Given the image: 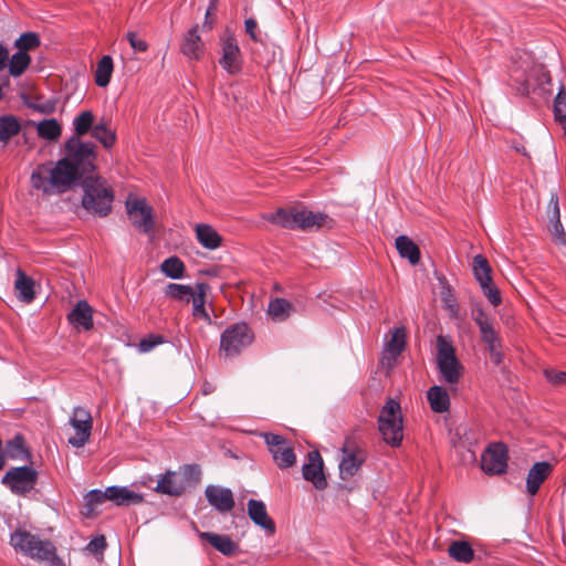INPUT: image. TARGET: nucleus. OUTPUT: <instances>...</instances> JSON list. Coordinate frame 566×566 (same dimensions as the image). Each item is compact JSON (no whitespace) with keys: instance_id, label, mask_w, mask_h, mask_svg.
I'll use <instances>...</instances> for the list:
<instances>
[{"instance_id":"nucleus-1","label":"nucleus","mask_w":566,"mask_h":566,"mask_svg":"<svg viewBox=\"0 0 566 566\" xmlns=\"http://www.w3.org/2000/svg\"><path fill=\"white\" fill-rule=\"evenodd\" d=\"M78 181L75 169L62 159L38 165L30 177L31 187L48 197L65 193Z\"/></svg>"},{"instance_id":"nucleus-2","label":"nucleus","mask_w":566,"mask_h":566,"mask_svg":"<svg viewBox=\"0 0 566 566\" xmlns=\"http://www.w3.org/2000/svg\"><path fill=\"white\" fill-rule=\"evenodd\" d=\"M10 545L17 553L46 566H65L56 555V549L50 541L42 539L27 530L18 528L14 531L10 535Z\"/></svg>"},{"instance_id":"nucleus-3","label":"nucleus","mask_w":566,"mask_h":566,"mask_svg":"<svg viewBox=\"0 0 566 566\" xmlns=\"http://www.w3.org/2000/svg\"><path fill=\"white\" fill-rule=\"evenodd\" d=\"M264 219L287 229L302 231L318 230L328 222L325 213H314L304 207L280 208L274 213H268Z\"/></svg>"},{"instance_id":"nucleus-4","label":"nucleus","mask_w":566,"mask_h":566,"mask_svg":"<svg viewBox=\"0 0 566 566\" xmlns=\"http://www.w3.org/2000/svg\"><path fill=\"white\" fill-rule=\"evenodd\" d=\"M83 208L99 217H106L112 211L114 200L113 190L106 180L101 177H86L83 180Z\"/></svg>"},{"instance_id":"nucleus-5","label":"nucleus","mask_w":566,"mask_h":566,"mask_svg":"<svg viewBox=\"0 0 566 566\" xmlns=\"http://www.w3.org/2000/svg\"><path fill=\"white\" fill-rule=\"evenodd\" d=\"M378 429L386 443L398 447L403 438L402 415L398 401L389 399L378 417Z\"/></svg>"},{"instance_id":"nucleus-6","label":"nucleus","mask_w":566,"mask_h":566,"mask_svg":"<svg viewBox=\"0 0 566 566\" xmlns=\"http://www.w3.org/2000/svg\"><path fill=\"white\" fill-rule=\"evenodd\" d=\"M61 159L66 160L75 169L81 180L85 172L94 169L95 146L81 142L78 137H71L65 144V156Z\"/></svg>"},{"instance_id":"nucleus-7","label":"nucleus","mask_w":566,"mask_h":566,"mask_svg":"<svg viewBox=\"0 0 566 566\" xmlns=\"http://www.w3.org/2000/svg\"><path fill=\"white\" fill-rule=\"evenodd\" d=\"M437 364L442 380L449 385L459 382L463 367L455 357L454 348L443 336L437 338Z\"/></svg>"},{"instance_id":"nucleus-8","label":"nucleus","mask_w":566,"mask_h":566,"mask_svg":"<svg viewBox=\"0 0 566 566\" xmlns=\"http://www.w3.org/2000/svg\"><path fill=\"white\" fill-rule=\"evenodd\" d=\"M253 334L245 324H234L221 335L220 349L226 356L232 357L251 345Z\"/></svg>"},{"instance_id":"nucleus-9","label":"nucleus","mask_w":566,"mask_h":566,"mask_svg":"<svg viewBox=\"0 0 566 566\" xmlns=\"http://www.w3.org/2000/svg\"><path fill=\"white\" fill-rule=\"evenodd\" d=\"M126 212L133 226L143 233H150L155 228L154 210L145 198L129 196L126 200Z\"/></svg>"},{"instance_id":"nucleus-10","label":"nucleus","mask_w":566,"mask_h":566,"mask_svg":"<svg viewBox=\"0 0 566 566\" xmlns=\"http://www.w3.org/2000/svg\"><path fill=\"white\" fill-rule=\"evenodd\" d=\"M38 472L28 465L12 468L2 478V483L19 495H23L34 489Z\"/></svg>"},{"instance_id":"nucleus-11","label":"nucleus","mask_w":566,"mask_h":566,"mask_svg":"<svg viewBox=\"0 0 566 566\" xmlns=\"http://www.w3.org/2000/svg\"><path fill=\"white\" fill-rule=\"evenodd\" d=\"M70 424L75 433L69 438V443L75 448H82L88 441L93 427L90 411L83 407H75L70 418Z\"/></svg>"},{"instance_id":"nucleus-12","label":"nucleus","mask_w":566,"mask_h":566,"mask_svg":"<svg viewBox=\"0 0 566 566\" xmlns=\"http://www.w3.org/2000/svg\"><path fill=\"white\" fill-rule=\"evenodd\" d=\"M222 55L219 61L220 65L230 75L241 72L242 56L237 39L231 32H226L221 39Z\"/></svg>"},{"instance_id":"nucleus-13","label":"nucleus","mask_w":566,"mask_h":566,"mask_svg":"<svg viewBox=\"0 0 566 566\" xmlns=\"http://www.w3.org/2000/svg\"><path fill=\"white\" fill-rule=\"evenodd\" d=\"M265 442L269 447V451L273 457L275 464L281 468H290L295 464L296 455L293 447L282 436L265 433Z\"/></svg>"},{"instance_id":"nucleus-14","label":"nucleus","mask_w":566,"mask_h":566,"mask_svg":"<svg viewBox=\"0 0 566 566\" xmlns=\"http://www.w3.org/2000/svg\"><path fill=\"white\" fill-rule=\"evenodd\" d=\"M406 346V329L396 327L389 332L385 339V347L381 355V365L387 369H391L397 358L400 356Z\"/></svg>"},{"instance_id":"nucleus-15","label":"nucleus","mask_w":566,"mask_h":566,"mask_svg":"<svg viewBox=\"0 0 566 566\" xmlns=\"http://www.w3.org/2000/svg\"><path fill=\"white\" fill-rule=\"evenodd\" d=\"M506 449L501 443L491 444L482 454L481 468L489 474H501L507 467Z\"/></svg>"},{"instance_id":"nucleus-16","label":"nucleus","mask_w":566,"mask_h":566,"mask_svg":"<svg viewBox=\"0 0 566 566\" xmlns=\"http://www.w3.org/2000/svg\"><path fill=\"white\" fill-rule=\"evenodd\" d=\"M303 478L311 482L317 490H324L327 485L323 471V459L318 451H311L302 468Z\"/></svg>"},{"instance_id":"nucleus-17","label":"nucleus","mask_w":566,"mask_h":566,"mask_svg":"<svg viewBox=\"0 0 566 566\" xmlns=\"http://www.w3.org/2000/svg\"><path fill=\"white\" fill-rule=\"evenodd\" d=\"M208 503L220 513H228L234 507V497L230 489L208 485L205 490Z\"/></svg>"},{"instance_id":"nucleus-18","label":"nucleus","mask_w":566,"mask_h":566,"mask_svg":"<svg viewBox=\"0 0 566 566\" xmlns=\"http://www.w3.org/2000/svg\"><path fill=\"white\" fill-rule=\"evenodd\" d=\"M248 515L251 521L269 534H274L275 524L269 516L264 502L251 499L248 501Z\"/></svg>"},{"instance_id":"nucleus-19","label":"nucleus","mask_w":566,"mask_h":566,"mask_svg":"<svg viewBox=\"0 0 566 566\" xmlns=\"http://www.w3.org/2000/svg\"><path fill=\"white\" fill-rule=\"evenodd\" d=\"M343 458L339 463V474L343 480H347L356 474L363 463L360 451H356L348 446L342 448Z\"/></svg>"},{"instance_id":"nucleus-20","label":"nucleus","mask_w":566,"mask_h":566,"mask_svg":"<svg viewBox=\"0 0 566 566\" xmlns=\"http://www.w3.org/2000/svg\"><path fill=\"white\" fill-rule=\"evenodd\" d=\"M198 536L200 539L207 541L213 548L226 556H233L239 552V545L228 535L211 532H199Z\"/></svg>"},{"instance_id":"nucleus-21","label":"nucleus","mask_w":566,"mask_h":566,"mask_svg":"<svg viewBox=\"0 0 566 566\" xmlns=\"http://www.w3.org/2000/svg\"><path fill=\"white\" fill-rule=\"evenodd\" d=\"M472 318L479 326L481 340L488 345L500 340V335L495 329L494 322L484 313L483 310L478 308L472 312Z\"/></svg>"},{"instance_id":"nucleus-22","label":"nucleus","mask_w":566,"mask_h":566,"mask_svg":"<svg viewBox=\"0 0 566 566\" xmlns=\"http://www.w3.org/2000/svg\"><path fill=\"white\" fill-rule=\"evenodd\" d=\"M552 472L551 463L546 461L536 462L528 471L526 478V489L530 495H535L542 483L548 478Z\"/></svg>"},{"instance_id":"nucleus-23","label":"nucleus","mask_w":566,"mask_h":566,"mask_svg":"<svg viewBox=\"0 0 566 566\" xmlns=\"http://www.w3.org/2000/svg\"><path fill=\"white\" fill-rule=\"evenodd\" d=\"M67 319L74 327L88 331L93 327V308L86 301H78L69 313Z\"/></svg>"},{"instance_id":"nucleus-24","label":"nucleus","mask_w":566,"mask_h":566,"mask_svg":"<svg viewBox=\"0 0 566 566\" xmlns=\"http://www.w3.org/2000/svg\"><path fill=\"white\" fill-rule=\"evenodd\" d=\"M203 49L205 44L199 35L198 25H195L185 34L180 50L188 59L199 60Z\"/></svg>"},{"instance_id":"nucleus-25","label":"nucleus","mask_w":566,"mask_h":566,"mask_svg":"<svg viewBox=\"0 0 566 566\" xmlns=\"http://www.w3.org/2000/svg\"><path fill=\"white\" fill-rule=\"evenodd\" d=\"M209 286L205 283L196 284L195 293L190 297V303L192 305V315L195 318L202 319L207 324H212V319L210 314L206 308V295Z\"/></svg>"},{"instance_id":"nucleus-26","label":"nucleus","mask_w":566,"mask_h":566,"mask_svg":"<svg viewBox=\"0 0 566 566\" xmlns=\"http://www.w3.org/2000/svg\"><path fill=\"white\" fill-rule=\"evenodd\" d=\"M108 501L117 505L139 504L144 497L142 494L132 491L127 486H109L107 488Z\"/></svg>"},{"instance_id":"nucleus-27","label":"nucleus","mask_w":566,"mask_h":566,"mask_svg":"<svg viewBox=\"0 0 566 566\" xmlns=\"http://www.w3.org/2000/svg\"><path fill=\"white\" fill-rule=\"evenodd\" d=\"M154 490L161 494L180 495L185 491V484L177 478L176 472L167 471L158 479Z\"/></svg>"},{"instance_id":"nucleus-28","label":"nucleus","mask_w":566,"mask_h":566,"mask_svg":"<svg viewBox=\"0 0 566 566\" xmlns=\"http://www.w3.org/2000/svg\"><path fill=\"white\" fill-rule=\"evenodd\" d=\"M196 238L203 248L209 250H214L221 244L219 233L211 226L206 223L196 226Z\"/></svg>"},{"instance_id":"nucleus-29","label":"nucleus","mask_w":566,"mask_h":566,"mask_svg":"<svg viewBox=\"0 0 566 566\" xmlns=\"http://www.w3.org/2000/svg\"><path fill=\"white\" fill-rule=\"evenodd\" d=\"M427 398L434 412L442 413L449 410L450 398L447 390L441 386H433L427 392Z\"/></svg>"},{"instance_id":"nucleus-30","label":"nucleus","mask_w":566,"mask_h":566,"mask_svg":"<svg viewBox=\"0 0 566 566\" xmlns=\"http://www.w3.org/2000/svg\"><path fill=\"white\" fill-rule=\"evenodd\" d=\"M396 249L401 258L408 259L412 265L420 260V250L418 245L406 235H399L396 239Z\"/></svg>"},{"instance_id":"nucleus-31","label":"nucleus","mask_w":566,"mask_h":566,"mask_svg":"<svg viewBox=\"0 0 566 566\" xmlns=\"http://www.w3.org/2000/svg\"><path fill=\"white\" fill-rule=\"evenodd\" d=\"M14 287L20 301L30 303L34 298V284L22 271H18Z\"/></svg>"},{"instance_id":"nucleus-32","label":"nucleus","mask_w":566,"mask_h":566,"mask_svg":"<svg viewBox=\"0 0 566 566\" xmlns=\"http://www.w3.org/2000/svg\"><path fill=\"white\" fill-rule=\"evenodd\" d=\"M92 135L105 148L112 147L116 142L115 132L109 127L108 122L104 118L94 125Z\"/></svg>"},{"instance_id":"nucleus-33","label":"nucleus","mask_w":566,"mask_h":566,"mask_svg":"<svg viewBox=\"0 0 566 566\" xmlns=\"http://www.w3.org/2000/svg\"><path fill=\"white\" fill-rule=\"evenodd\" d=\"M448 553L453 559L461 563H469L474 557L471 545L463 541L452 542L448 548Z\"/></svg>"},{"instance_id":"nucleus-34","label":"nucleus","mask_w":566,"mask_h":566,"mask_svg":"<svg viewBox=\"0 0 566 566\" xmlns=\"http://www.w3.org/2000/svg\"><path fill=\"white\" fill-rule=\"evenodd\" d=\"M113 73V60L109 55H104L97 63L95 70V83L99 87H105L111 81Z\"/></svg>"},{"instance_id":"nucleus-35","label":"nucleus","mask_w":566,"mask_h":566,"mask_svg":"<svg viewBox=\"0 0 566 566\" xmlns=\"http://www.w3.org/2000/svg\"><path fill=\"white\" fill-rule=\"evenodd\" d=\"M292 304L284 300L276 297L269 303L268 313L274 321H284L292 312Z\"/></svg>"},{"instance_id":"nucleus-36","label":"nucleus","mask_w":566,"mask_h":566,"mask_svg":"<svg viewBox=\"0 0 566 566\" xmlns=\"http://www.w3.org/2000/svg\"><path fill=\"white\" fill-rule=\"evenodd\" d=\"M193 293L195 287L177 283H169L165 289L166 296L180 301L185 304L190 303V297Z\"/></svg>"},{"instance_id":"nucleus-37","label":"nucleus","mask_w":566,"mask_h":566,"mask_svg":"<svg viewBox=\"0 0 566 566\" xmlns=\"http://www.w3.org/2000/svg\"><path fill=\"white\" fill-rule=\"evenodd\" d=\"M472 270L480 285L492 281L491 268L483 255L478 254L473 258Z\"/></svg>"},{"instance_id":"nucleus-38","label":"nucleus","mask_w":566,"mask_h":566,"mask_svg":"<svg viewBox=\"0 0 566 566\" xmlns=\"http://www.w3.org/2000/svg\"><path fill=\"white\" fill-rule=\"evenodd\" d=\"M36 132L41 138L55 140L60 137L62 129L59 122L54 118H51L40 122L36 126Z\"/></svg>"},{"instance_id":"nucleus-39","label":"nucleus","mask_w":566,"mask_h":566,"mask_svg":"<svg viewBox=\"0 0 566 566\" xmlns=\"http://www.w3.org/2000/svg\"><path fill=\"white\" fill-rule=\"evenodd\" d=\"M160 270L167 277L178 280L184 276L185 264L179 258L170 256L161 263Z\"/></svg>"},{"instance_id":"nucleus-40","label":"nucleus","mask_w":566,"mask_h":566,"mask_svg":"<svg viewBox=\"0 0 566 566\" xmlns=\"http://www.w3.org/2000/svg\"><path fill=\"white\" fill-rule=\"evenodd\" d=\"M31 57L27 52H17L9 60V73L18 77L28 69L30 65Z\"/></svg>"},{"instance_id":"nucleus-41","label":"nucleus","mask_w":566,"mask_h":566,"mask_svg":"<svg viewBox=\"0 0 566 566\" xmlns=\"http://www.w3.org/2000/svg\"><path fill=\"white\" fill-rule=\"evenodd\" d=\"M554 116L555 120L563 126L566 133V90L564 85H560L554 99Z\"/></svg>"},{"instance_id":"nucleus-42","label":"nucleus","mask_w":566,"mask_h":566,"mask_svg":"<svg viewBox=\"0 0 566 566\" xmlns=\"http://www.w3.org/2000/svg\"><path fill=\"white\" fill-rule=\"evenodd\" d=\"M73 125H74V130L76 134L75 137H78V138H80V136H83L86 133H88L90 129L93 130V127L95 125L93 113L91 111L82 112L80 115H77L74 118Z\"/></svg>"},{"instance_id":"nucleus-43","label":"nucleus","mask_w":566,"mask_h":566,"mask_svg":"<svg viewBox=\"0 0 566 566\" xmlns=\"http://www.w3.org/2000/svg\"><path fill=\"white\" fill-rule=\"evenodd\" d=\"M20 132V124L15 117L8 115L0 117V140L7 142Z\"/></svg>"},{"instance_id":"nucleus-44","label":"nucleus","mask_w":566,"mask_h":566,"mask_svg":"<svg viewBox=\"0 0 566 566\" xmlns=\"http://www.w3.org/2000/svg\"><path fill=\"white\" fill-rule=\"evenodd\" d=\"M18 52H27L33 50L40 45L39 35L34 32H27L19 36L14 43Z\"/></svg>"},{"instance_id":"nucleus-45","label":"nucleus","mask_w":566,"mask_h":566,"mask_svg":"<svg viewBox=\"0 0 566 566\" xmlns=\"http://www.w3.org/2000/svg\"><path fill=\"white\" fill-rule=\"evenodd\" d=\"M164 342L165 340L163 336L151 334L139 342L138 349L140 353H148Z\"/></svg>"},{"instance_id":"nucleus-46","label":"nucleus","mask_w":566,"mask_h":566,"mask_svg":"<svg viewBox=\"0 0 566 566\" xmlns=\"http://www.w3.org/2000/svg\"><path fill=\"white\" fill-rule=\"evenodd\" d=\"M8 453L12 459H24L28 457V451L20 438H17L9 443Z\"/></svg>"},{"instance_id":"nucleus-47","label":"nucleus","mask_w":566,"mask_h":566,"mask_svg":"<svg viewBox=\"0 0 566 566\" xmlns=\"http://www.w3.org/2000/svg\"><path fill=\"white\" fill-rule=\"evenodd\" d=\"M483 294L490 301V303L494 306H497L501 303V296L499 290L493 286L492 281L480 285Z\"/></svg>"},{"instance_id":"nucleus-48","label":"nucleus","mask_w":566,"mask_h":566,"mask_svg":"<svg viewBox=\"0 0 566 566\" xmlns=\"http://www.w3.org/2000/svg\"><path fill=\"white\" fill-rule=\"evenodd\" d=\"M88 506L94 507L108 500L107 489L103 492L101 490H92L85 496Z\"/></svg>"},{"instance_id":"nucleus-49","label":"nucleus","mask_w":566,"mask_h":566,"mask_svg":"<svg viewBox=\"0 0 566 566\" xmlns=\"http://www.w3.org/2000/svg\"><path fill=\"white\" fill-rule=\"evenodd\" d=\"M548 230L556 243L566 244V233L559 221L549 222Z\"/></svg>"},{"instance_id":"nucleus-50","label":"nucleus","mask_w":566,"mask_h":566,"mask_svg":"<svg viewBox=\"0 0 566 566\" xmlns=\"http://www.w3.org/2000/svg\"><path fill=\"white\" fill-rule=\"evenodd\" d=\"M547 218L549 222L560 220V211L558 197L556 193H552L548 206H547Z\"/></svg>"},{"instance_id":"nucleus-51","label":"nucleus","mask_w":566,"mask_h":566,"mask_svg":"<svg viewBox=\"0 0 566 566\" xmlns=\"http://www.w3.org/2000/svg\"><path fill=\"white\" fill-rule=\"evenodd\" d=\"M544 374H545L546 379L555 386L566 384V373L565 371L557 370L554 368H548V369H545Z\"/></svg>"},{"instance_id":"nucleus-52","label":"nucleus","mask_w":566,"mask_h":566,"mask_svg":"<svg viewBox=\"0 0 566 566\" xmlns=\"http://www.w3.org/2000/svg\"><path fill=\"white\" fill-rule=\"evenodd\" d=\"M106 548V541L104 536H97L93 538L85 547L91 554H103Z\"/></svg>"},{"instance_id":"nucleus-53","label":"nucleus","mask_w":566,"mask_h":566,"mask_svg":"<svg viewBox=\"0 0 566 566\" xmlns=\"http://www.w3.org/2000/svg\"><path fill=\"white\" fill-rule=\"evenodd\" d=\"M127 40L129 41L130 46L136 52H145L148 48L147 43L140 38H138L135 32H128Z\"/></svg>"},{"instance_id":"nucleus-54","label":"nucleus","mask_w":566,"mask_h":566,"mask_svg":"<svg viewBox=\"0 0 566 566\" xmlns=\"http://www.w3.org/2000/svg\"><path fill=\"white\" fill-rule=\"evenodd\" d=\"M244 28H245V32L249 34L251 40H253L255 42L259 41V36L256 33L258 23L253 18H249L244 21Z\"/></svg>"},{"instance_id":"nucleus-55","label":"nucleus","mask_w":566,"mask_h":566,"mask_svg":"<svg viewBox=\"0 0 566 566\" xmlns=\"http://www.w3.org/2000/svg\"><path fill=\"white\" fill-rule=\"evenodd\" d=\"M184 473L188 478L193 479L195 481H199L200 475H201V470H200V468L198 465L190 464V465H186L184 468Z\"/></svg>"},{"instance_id":"nucleus-56","label":"nucleus","mask_w":566,"mask_h":566,"mask_svg":"<svg viewBox=\"0 0 566 566\" xmlns=\"http://www.w3.org/2000/svg\"><path fill=\"white\" fill-rule=\"evenodd\" d=\"M536 73L539 75V78H538V87L546 92V88H545V84H549L551 82V77H549V74L543 69V67H538L536 70Z\"/></svg>"},{"instance_id":"nucleus-57","label":"nucleus","mask_w":566,"mask_h":566,"mask_svg":"<svg viewBox=\"0 0 566 566\" xmlns=\"http://www.w3.org/2000/svg\"><path fill=\"white\" fill-rule=\"evenodd\" d=\"M9 59V52L8 50L0 44V71H2L6 66V63Z\"/></svg>"},{"instance_id":"nucleus-58","label":"nucleus","mask_w":566,"mask_h":566,"mask_svg":"<svg viewBox=\"0 0 566 566\" xmlns=\"http://www.w3.org/2000/svg\"><path fill=\"white\" fill-rule=\"evenodd\" d=\"M489 355H490V358H491L493 364H495V365H501L502 364V361H503L502 349L496 350V352H492Z\"/></svg>"},{"instance_id":"nucleus-59","label":"nucleus","mask_w":566,"mask_h":566,"mask_svg":"<svg viewBox=\"0 0 566 566\" xmlns=\"http://www.w3.org/2000/svg\"><path fill=\"white\" fill-rule=\"evenodd\" d=\"M486 348H488V352L489 354L492 353V352H496V350H500L502 349V343H501V339L497 340V342H494V343H490L486 345Z\"/></svg>"},{"instance_id":"nucleus-60","label":"nucleus","mask_w":566,"mask_h":566,"mask_svg":"<svg viewBox=\"0 0 566 566\" xmlns=\"http://www.w3.org/2000/svg\"><path fill=\"white\" fill-rule=\"evenodd\" d=\"M217 11V0H211L210 3H209V7L207 9V18L211 17L212 14H214V12Z\"/></svg>"},{"instance_id":"nucleus-61","label":"nucleus","mask_w":566,"mask_h":566,"mask_svg":"<svg viewBox=\"0 0 566 566\" xmlns=\"http://www.w3.org/2000/svg\"><path fill=\"white\" fill-rule=\"evenodd\" d=\"M202 28H203L205 30H208V31L212 30V28H213V21H212V20H210V17H209V18H207V17H206V20H205V23H203Z\"/></svg>"},{"instance_id":"nucleus-62","label":"nucleus","mask_w":566,"mask_h":566,"mask_svg":"<svg viewBox=\"0 0 566 566\" xmlns=\"http://www.w3.org/2000/svg\"><path fill=\"white\" fill-rule=\"evenodd\" d=\"M525 83H526L527 90H528L532 86V84H531V76L526 77Z\"/></svg>"}]
</instances>
